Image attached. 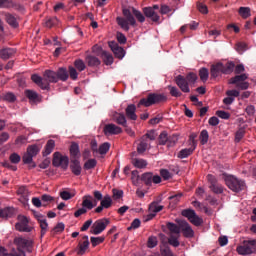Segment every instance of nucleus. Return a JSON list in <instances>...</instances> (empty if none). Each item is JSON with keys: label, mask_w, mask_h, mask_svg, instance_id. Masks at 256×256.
I'll return each mask as SVG.
<instances>
[{"label": "nucleus", "mask_w": 256, "mask_h": 256, "mask_svg": "<svg viewBox=\"0 0 256 256\" xmlns=\"http://www.w3.org/2000/svg\"><path fill=\"white\" fill-rule=\"evenodd\" d=\"M122 15L124 17H116V23L123 29V31L127 32L131 27H137V21L139 23H145V15L135 7H132L131 9L123 8Z\"/></svg>", "instance_id": "nucleus-1"}, {"label": "nucleus", "mask_w": 256, "mask_h": 256, "mask_svg": "<svg viewBox=\"0 0 256 256\" xmlns=\"http://www.w3.org/2000/svg\"><path fill=\"white\" fill-rule=\"evenodd\" d=\"M14 245H16L17 250L13 248L11 256H27V254H25V251H27L28 253L33 252V241L27 238H23L21 236L15 237Z\"/></svg>", "instance_id": "nucleus-2"}, {"label": "nucleus", "mask_w": 256, "mask_h": 256, "mask_svg": "<svg viewBox=\"0 0 256 256\" xmlns=\"http://www.w3.org/2000/svg\"><path fill=\"white\" fill-rule=\"evenodd\" d=\"M222 179L225 181V185L234 193H241L245 189V181L237 178L236 176L229 175L227 173L222 174Z\"/></svg>", "instance_id": "nucleus-3"}, {"label": "nucleus", "mask_w": 256, "mask_h": 256, "mask_svg": "<svg viewBox=\"0 0 256 256\" xmlns=\"http://www.w3.org/2000/svg\"><path fill=\"white\" fill-rule=\"evenodd\" d=\"M165 101H167V96H165V94L150 93L147 95V98H142L139 101L138 107H141V105L144 107H151V105L165 103Z\"/></svg>", "instance_id": "nucleus-4"}, {"label": "nucleus", "mask_w": 256, "mask_h": 256, "mask_svg": "<svg viewBox=\"0 0 256 256\" xmlns=\"http://www.w3.org/2000/svg\"><path fill=\"white\" fill-rule=\"evenodd\" d=\"M239 255H253L256 253V240H245L242 245L237 247Z\"/></svg>", "instance_id": "nucleus-5"}, {"label": "nucleus", "mask_w": 256, "mask_h": 256, "mask_svg": "<svg viewBox=\"0 0 256 256\" xmlns=\"http://www.w3.org/2000/svg\"><path fill=\"white\" fill-rule=\"evenodd\" d=\"M111 221L107 218L96 220L91 226L90 233L92 235H101L107 229V226Z\"/></svg>", "instance_id": "nucleus-6"}, {"label": "nucleus", "mask_w": 256, "mask_h": 256, "mask_svg": "<svg viewBox=\"0 0 256 256\" xmlns=\"http://www.w3.org/2000/svg\"><path fill=\"white\" fill-rule=\"evenodd\" d=\"M52 165L54 167H61V169H64V171H66V169L69 167V157L63 156L59 152H55L53 154Z\"/></svg>", "instance_id": "nucleus-7"}, {"label": "nucleus", "mask_w": 256, "mask_h": 256, "mask_svg": "<svg viewBox=\"0 0 256 256\" xmlns=\"http://www.w3.org/2000/svg\"><path fill=\"white\" fill-rule=\"evenodd\" d=\"M181 215L187 217L188 221L196 227H199L203 223V219H201L193 209H184L182 210Z\"/></svg>", "instance_id": "nucleus-8"}, {"label": "nucleus", "mask_w": 256, "mask_h": 256, "mask_svg": "<svg viewBox=\"0 0 256 256\" xmlns=\"http://www.w3.org/2000/svg\"><path fill=\"white\" fill-rule=\"evenodd\" d=\"M140 181H142V183H144V185L147 187H151L153 183H161V176L153 175L152 172H145L140 176Z\"/></svg>", "instance_id": "nucleus-9"}, {"label": "nucleus", "mask_w": 256, "mask_h": 256, "mask_svg": "<svg viewBox=\"0 0 256 256\" xmlns=\"http://www.w3.org/2000/svg\"><path fill=\"white\" fill-rule=\"evenodd\" d=\"M175 83L179 87L180 91H182V93H191V88H189L191 84L187 82V79H185V76L183 75L176 76Z\"/></svg>", "instance_id": "nucleus-10"}, {"label": "nucleus", "mask_w": 256, "mask_h": 256, "mask_svg": "<svg viewBox=\"0 0 256 256\" xmlns=\"http://www.w3.org/2000/svg\"><path fill=\"white\" fill-rule=\"evenodd\" d=\"M208 181L210 183L209 187L212 192H214L216 195H221V193H223L224 191L223 185L217 182V178H215V176L208 175Z\"/></svg>", "instance_id": "nucleus-11"}, {"label": "nucleus", "mask_w": 256, "mask_h": 256, "mask_svg": "<svg viewBox=\"0 0 256 256\" xmlns=\"http://www.w3.org/2000/svg\"><path fill=\"white\" fill-rule=\"evenodd\" d=\"M24 95L29 100L30 105H37L42 101L41 95H39L35 90H25Z\"/></svg>", "instance_id": "nucleus-12"}, {"label": "nucleus", "mask_w": 256, "mask_h": 256, "mask_svg": "<svg viewBox=\"0 0 256 256\" xmlns=\"http://www.w3.org/2000/svg\"><path fill=\"white\" fill-rule=\"evenodd\" d=\"M89 236L84 235L82 237V240L79 241L78 246L76 247L75 251L77 255H83L84 253L87 252V249H89Z\"/></svg>", "instance_id": "nucleus-13"}, {"label": "nucleus", "mask_w": 256, "mask_h": 256, "mask_svg": "<svg viewBox=\"0 0 256 256\" xmlns=\"http://www.w3.org/2000/svg\"><path fill=\"white\" fill-rule=\"evenodd\" d=\"M179 226H180V231H182L184 237L191 238L195 235L193 228H191V225H189L187 221L181 220L179 222Z\"/></svg>", "instance_id": "nucleus-14"}, {"label": "nucleus", "mask_w": 256, "mask_h": 256, "mask_svg": "<svg viewBox=\"0 0 256 256\" xmlns=\"http://www.w3.org/2000/svg\"><path fill=\"white\" fill-rule=\"evenodd\" d=\"M31 80L33 81V83L38 85V87L43 89V91H49V89H50L49 82H45V79L42 78L41 76H39L37 74H33L31 76Z\"/></svg>", "instance_id": "nucleus-15"}, {"label": "nucleus", "mask_w": 256, "mask_h": 256, "mask_svg": "<svg viewBox=\"0 0 256 256\" xmlns=\"http://www.w3.org/2000/svg\"><path fill=\"white\" fill-rule=\"evenodd\" d=\"M123 129L115 124H106L104 126V135H119Z\"/></svg>", "instance_id": "nucleus-16"}, {"label": "nucleus", "mask_w": 256, "mask_h": 256, "mask_svg": "<svg viewBox=\"0 0 256 256\" xmlns=\"http://www.w3.org/2000/svg\"><path fill=\"white\" fill-rule=\"evenodd\" d=\"M143 13H144L145 17H147L148 19H151V21H153V23H159V19H161L159 14H157L155 12V10H153V8H151V7H144Z\"/></svg>", "instance_id": "nucleus-17"}, {"label": "nucleus", "mask_w": 256, "mask_h": 256, "mask_svg": "<svg viewBox=\"0 0 256 256\" xmlns=\"http://www.w3.org/2000/svg\"><path fill=\"white\" fill-rule=\"evenodd\" d=\"M70 170L73 175H76L77 177L81 175L83 168H81V162L79 159H70Z\"/></svg>", "instance_id": "nucleus-18"}, {"label": "nucleus", "mask_w": 256, "mask_h": 256, "mask_svg": "<svg viewBox=\"0 0 256 256\" xmlns=\"http://www.w3.org/2000/svg\"><path fill=\"white\" fill-rule=\"evenodd\" d=\"M110 49L114 53L115 57H117V59H123L125 57V49L120 47L119 44L112 42L110 44Z\"/></svg>", "instance_id": "nucleus-19"}, {"label": "nucleus", "mask_w": 256, "mask_h": 256, "mask_svg": "<svg viewBox=\"0 0 256 256\" xmlns=\"http://www.w3.org/2000/svg\"><path fill=\"white\" fill-rule=\"evenodd\" d=\"M44 81L45 83H58L59 80L57 79V72L52 71V70H45L44 74Z\"/></svg>", "instance_id": "nucleus-20"}, {"label": "nucleus", "mask_w": 256, "mask_h": 256, "mask_svg": "<svg viewBox=\"0 0 256 256\" xmlns=\"http://www.w3.org/2000/svg\"><path fill=\"white\" fill-rule=\"evenodd\" d=\"M221 73H223V63L218 62L211 66L210 75L212 79H217Z\"/></svg>", "instance_id": "nucleus-21"}, {"label": "nucleus", "mask_w": 256, "mask_h": 256, "mask_svg": "<svg viewBox=\"0 0 256 256\" xmlns=\"http://www.w3.org/2000/svg\"><path fill=\"white\" fill-rule=\"evenodd\" d=\"M113 121L117 123V125H122V127H127V118L125 117V114L114 112L112 115Z\"/></svg>", "instance_id": "nucleus-22"}, {"label": "nucleus", "mask_w": 256, "mask_h": 256, "mask_svg": "<svg viewBox=\"0 0 256 256\" xmlns=\"http://www.w3.org/2000/svg\"><path fill=\"white\" fill-rule=\"evenodd\" d=\"M135 111H137V106H135V104H129L125 109L126 117L131 121H137V114Z\"/></svg>", "instance_id": "nucleus-23"}, {"label": "nucleus", "mask_w": 256, "mask_h": 256, "mask_svg": "<svg viewBox=\"0 0 256 256\" xmlns=\"http://www.w3.org/2000/svg\"><path fill=\"white\" fill-rule=\"evenodd\" d=\"M15 215V208L5 207L0 208V219H11Z\"/></svg>", "instance_id": "nucleus-24"}, {"label": "nucleus", "mask_w": 256, "mask_h": 256, "mask_svg": "<svg viewBox=\"0 0 256 256\" xmlns=\"http://www.w3.org/2000/svg\"><path fill=\"white\" fill-rule=\"evenodd\" d=\"M70 159H80L81 151L79 150V144L72 142L70 146Z\"/></svg>", "instance_id": "nucleus-25"}, {"label": "nucleus", "mask_w": 256, "mask_h": 256, "mask_svg": "<svg viewBox=\"0 0 256 256\" xmlns=\"http://www.w3.org/2000/svg\"><path fill=\"white\" fill-rule=\"evenodd\" d=\"M13 55H15V49L13 48L0 49V59H3V61H7V59H11Z\"/></svg>", "instance_id": "nucleus-26"}, {"label": "nucleus", "mask_w": 256, "mask_h": 256, "mask_svg": "<svg viewBox=\"0 0 256 256\" xmlns=\"http://www.w3.org/2000/svg\"><path fill=\"white\" fill-rule=\"evenodd\" d=\"M53 149H55V140L50 139L47 141L44 150L42 152L43 157H47V155H51L53 153Z\"/></svg>", "instance_id": "nucleus-27"}, {"label": "nucleus", "mask_w": 256, "mask_h": 256, "mask_svg": "<svg viewBox=\"0 0 256 256\" xmlns=\"http://www.w3.org/2000/svg\"><path fill=\"white\" fill-rule=\"evenodd\" d=\"M85 61L88 67H99V65H101V60L93 55H87Z\"/></svg>", "instance_id": "nucleus-28"}, {"label": "nucleus", "mask_w": 256, "mask_h": 256, "mask_svg": "<svg viewBox=\"0 0 256 256\" xmlns=\"http://www.w3.org/2000/svg\"><path fill=\"white\" fill-rule=\"evenodd\" d=\"M56 76L58 81H67V79H69V72L67 71V68L64 67H60L57 71H56Z\"/></svg>", "instance_id": "nucleus-29"}, {"label": "nucleus", "mask_w": 256, "mask_h": 256, "mask_svg": "<svg viewBox=\"0 0 256 256\" xmlns=\"http://www.w3.org/2000/svg\"><path fill=\"white\" fill-rule=\"evenodd\" d=\"M167 229L170 231V235H177L180 236L181 235V226H177V224L173 223V222H168L166 224Z\"/></svg>", "instance_id": "nucleus-30"}, {"label": "nucleus", "mask_w": 256, "mask_h": 256, "mask_svg": "<svg viewBox=\"0 0 256 256\" xmlns=\"http://www.w3.org/2000/svg\"><path fill=\"white\" fill-rule=\"evenodd\" d=\"M5 20L6 23H8V25H10V27H13L14 29H17V27H19V22L17 21V17L13 14H5Z\"/></svg>", "instance_id": "nucleus-31"}, {"label": "nucleus", "mask_w": 256, "mask_h": 256, "mask_svg": "<svg viewBox=\"0 0 256 256\" xmlns=\"http://www.w3.org/2000/svg\"><path fill=\"white\" fill-rule=\"evenodd\" d=\"M82 199V207L91 211V209H93V196L85 195Z\"/></svg>", "instance_id": "nucleus-32"}, {"label": "nucleus", "mask_w": 256, "mask_h": 256, "mask_svg": "<svg viewBox=\"0 0 256 256\" xmlns=\"http://www.w3.org/2000/svg\"><path fill=\"white\" fill-rule=\"evenodd\" d=\"M247 79H249V75H247V74L236 75L230 79V84L237 85L239 83H243V82L247 81Z\"/></svg>", "instance_id": "nucleus-33"}, {"label": "nucleus", "mask_w": 256, "mask_h": 256, "mask_svg": "<svg viewBox=\"0 0 256 256\" xmlns=\"http://www.w3.org/2000/svg\"><path fill=\"white\" fill-rule=\"evenodd\" d=\"M22 160L25 165H30V169H35V167H37V164L33 162V156L27 152L23 155Z\"/></svg>", "instance_id": "nucleus-34"}, {"label": "nucleus", "mask_w": 256, "mask_h": 256, "mask_svg": "<svg viewBox=\"0 0 256 256\" xmlns=\"http://www.w3.org/2000/svg\"><path fill=\"white\" fill-rule=\"evenodd\" d=\"M101 58L103 63H105L106 65H113V55L107 51H102L101 52Z\"/></svg>", "instance_id": "nucleus-35"}, {"label": "nucleus", "mask_w": 256, "mask_h": 256, "mask_svg": "<svg viewBox=\"0 0 256 256\" xmlns=\"http://www.w3.org/2000/svg\"><path fill=\"white\" fill-rule=\"evenodd\" d=\"M222 71L224 75H231L235 71V64L233 62L222 63Z\"/></svg>", "instance_id": "nucleus-36"}, {"label": "nucleus", "mask_w": 256, "mask_h": 256, "mask_svg": "<svg viewBox=\"0 0 256 256\" xmlns=\"http://www.w3.org/2000/svg\"><path fill=\"white\" fill-rule=\"evenodd\" d=\"M193 151H195V148H193V147L182 149L178 153L177 157H178V159H187V157H189V155H193Z\"/></svg>", "instance_id": "nucleus-37"}, {"label": "nucleus", "mask_w": 256, "mask_h": 256, "mask_svg": "<svg viewBox=\"0 0 256 256\" xmlns=\"http://www.w3.org/2000/svg\"><path fill=\"white\" fill-rule=\"evenodd\" d=\"M147 147H149V142L145 137H141V141L137 147L138 153H145L147 151Z\"/></svg>", "instance_id": "nucleus-38"}, {"label": "nucleus", "mask_w": 256, "mask_h": 256, "mask_svg": "<svg viewBox=\"0 0 256 256\" xmlns=\"http://www.w3.org/2000/svg\"><path fill=\"white\" fill-rule=\"evenodd\" d=\"M2 101H7L8 103H15L17 101V96L13 92L2 93Z\"/></svg>", "instance_id": "nucleus-39"}, {"label": "nucleus", "mask_w": 256, "mask_h": 256, "mask_svg": "<svg viewBox=\"0 0 256 256\" xmlns=\"http://www.w3.org/2000/svg\"><path fill=\"white\" fill-rule=\"evenodd\" d=\"M239 15L242 19H248V17H251V8L249 7H240L238 10Z\"/></svg>", "instance_id": "nucleus-40"}, {"label": "nucleus", "mask_w": 256, "mask_h": 256, "mask_svg": "<svg viewBox=\"0 0 256 256\" xmlns=\"http://www.w3.org/2000/svg\"><path fill=\"white\" fill-rule=\"evenodd\" d=\"M100 204L104 209H109L113 205V200L111 199V196L106 195L104 196V199L100 201Z\"/></svg>", "instance_id": "nucleus-41"}, {"label": "nucleus", "mask_w": 256, "mask_h": 256, "mask_svg": "<svg viewBox=\"0 0 256 256\" xmlns=\"http://www.w3.org/2000/svg\"><path fill=\"white\" fill-rule=\"evenodd\" d=\"M109 149H111V144L108 142H105L99 146L98 153L100 155H107V153L109 152Z\"/></svg>", "instance_id": "nucleus-42"}, {"label": "nucleus", "mask_w": 256, "mask_h": 256, "mask_svg": "<svg viewBox=\"0 0 256 256\" xmlns=\"http://www.w3.org/2000/svg\"><path fill=\"white\" fill-rule=\"evenodd\" d=\"M74 67L77 69V71H79L80 73L82 71H85V69H87V65H85V62L81 59H76L74 61Z\"/></svg>", "instance_id": "nucleus-43"}, {"label": "nucleus", "mask_w": 256, "mask_h": 256, "mask_svg": "<svg viewBox=\"0 0 256 256\" xmlns=\"http://www.w3.org/2000/svg\"><path fill=\"white\" fill-rule=\"evenodd\" d=\"M168 243H169V245H172V247H179V245H180L179 236H177L175 234H170V236L168 238Z\"/></svg>", "instance_id": "nucleus-44"}, {"label": "nucleus", "mask_w": 256, "mask_h": 256, "mask_svg": "<svg viewBox=\"0 0 256 256\" xmlns=\"http://www.w3.org/2000/svg\"><path fill=\"white\" fill-rule=\"evenodd\" d=\"M182 197H183V193H178V194L170 196L169 197L170 205H172V207H175V205H177V203H179V201L181 200Z\"/></svg>", "instance_id": "nucleus-45"}, {"label": "nucleus", "mask_w": 256, "mask_h": 256, "mask_svg": "<svg viewBox=\"0 0 256 256\" xmlns=\"http://www.w3.org/2000/svg\"><path fill=\"white\" fill-rule=\"evenodd\" d=\"M16 230L20 231L22 233H30L31 227H29V224H21V223H16Z\"/></svg>", "instance_id": "nucleus-46"}, {"label": "nucleus", "mask_w": 256, "mask_h": 256, "mask_svg": "<svg viewBox=\"0 0 256 256\" xmlns=\"http://www.w3.org/2000/svg\"><path fill=\"white\" fill-rule=\"evenodd\" d=\"M134 167H137V169H144V167H147V161L139 158H135L133 160Z\"/></svg>", "instance_id": "nucleus-47"}, {"label": "nucleus", "mask_w": 256, "mask_h": 256, "mask_svg": "<svg viewBox=\"0 0 256 256\" xmlns=\"http://www.w3.org/2000/svg\"><path fill=\"white\" fill-rule=\"evenodd\" d=\"M149 211H151V213H159L160 211H163V206L159 205L157 202H152L149 206Z\"/></svg>", "instance_id": "nucleus-48"}, {"label": "nucleus", "mask_w": 256, "mask_h": 256, "mask_svg": "<svg viewBox=\"0 0 256 256\" xmlns=\"http://www.w3.org/2000/svg\"><path fill=\"white\" fill-rule=\"evenodd\" d=\"M177 141H179V135L172 134V135L168 136L167 147H175V145H177Z\"/></svg>", "instance_id": "nucleus-49"}, {"label": "nucleus", "mask_w": 256, "mask_h": 256, "mask_svg": "<svg viewBox=\"0 0 256 256\" xmlns=\"http://www.w3.org/2000/svg\"><path fill=\"white\" fill-rule=\"evenodd\" d=\"M158 141L159 145H167L169 142V135L167 134V132L163 131L162 133H160Z\"/></svg>", "instance_id": "nucleus-50"}, {"label": "nucleus", "mask_w": 256, "mask_h": 256, "mask_svg": "<svg viewBox=\"0 0 256 256\" xmlns=\"http://www.w3.org/2000/svg\"><path fill=\"white\" fill-rule=\"evenodd\" d=\"M199 139L201 145H207V142L209 141V132L207 130H202Z\"/></svg>", "instance_id": "nucleus-51"}, {"label": "nucleus", "mask_w": 256, "mask_h": 256, "mask_svg": "<svg viewBox=\"0 0 256 256\" xmlns=\"http://www.w3.org/2000/svg\"><path fill=\"white\" fill-rule=\"evenodd\" d=\"M83 167L86 171H89V169H95V167H97V160L89 159L84 163Z\"/></svg>", "instance_id": "nucleus-52"}, {"label": "nucleus", "mask_w": 256, "mask_h": 256, "mask_svg": "<svg viewBox=\"0 0 256 256\" xmlns=\"http://www.w3.org/2000/svg\"><path fill=\"white\" fill-rule=\"evenodd\" d=\"M131 179H132V183L133 185H135L136 187H138L139 185V181H141V176H139V171L137 170H133L131 173Z\"/></svg>", "instance_id": "nucleus-53"}, {"label": "nucleus", "mask_w": 256, "mask_h": 256, "mask_svg": "<svg viewBox=\"0 0 256 256\" xmlns=\"http://www.w3.org/2000/svg\"><path fill=\"white\" fill-rule=\"evenodd\" d=\"M199 77L203 83L209 79V70L207 68H201L199 70Z\"/></svg>", "instance_id": "nucleus-54"}, {"label": "nucleus", "mask_w": 256, "mask_h": 256, "mask_svg": "<svg viewBox=\"0 0 256 256\" xmlns=\"http://www.w3.org/2000/svg\"><path fill=\"white\" fill-rule=\"evenodd\" d=\"M40 229H41V237H43L45 235V233H47V229L49 227V224L47 223V219L44 218L42 221L38 222Z\"/></svg>", "instance_id": "nucleus-55"}, {"label": "nucleus", "mask_w": 256, "mask_h": 256, "mask_svg": "<svg viewBox=\"0 0 256 256\" xmlns=\"http://www.w3.org/2000/svg\"><path fill=\"white\" fill-rule=\"evenodd\" d=\"M184 79H186V81L190 84V85H194L195 81H197V74L190 72L186 75V77H184Z\"/></svg>", "instance_id": "nucleus-56"}, {"label": "nucleus", "mask_w": 256, "mask_h": 256, "mask_svg": "<svg viewBox=\"0 0 256 256\" xmlns=\"http://www.w3.org/2000/svg\"><path fill=\"white\" fill-rule=\"evenodd\" d=\"M69 76L72 81H77L79 77V73L77 72V69H75L73 66H69Z\"/></svg>", "instance_id": "nucleus-57"}, {"label": "nucleus", "mask_w": 256, "mask_h": 256, "mask_svg": "<svg viewBox=\"0 0 256 256\" xmlns=\"http://www.w3.org/2000/svg\"><path fill=\"white\" fill-rule=\"evenodd\" d=\"M157 243H158L157 237H155V236H150V237L148 238V241H147V247H148L149 249H154V247H157Z\"/></svg>", "instance_id": "nucleus-58"}, {"label": "nucleus", "mask_w": 256, "mask_h": 256, "mask_svg": "<svg viewBox=\"0 0 256 256\" xmlns=\"http://www.w3.org/2000/svg\"><path fill=\"white\" fill-rule=\"evenodd\" d=\"M90 241L92 243V247H97V245H101L103 241H105V237H90Z\"/></svg>", "instance_id": "nucleus-59"}, {"label": "nucleus", "mask_w": 256, "mask_h": 256, "mask_svg": "<svg viewBox=\"0 0 256 256\" xmlns=\"http://www.w3.org/2000/svg\"><path fill=\"white\" fill-rule=\"evenodd\" d=\"M57 23H59V20L57 19V17L49 18L45 22V27H48V29H51V27H55Z\"/></svg>", "instance_id": "nucleus-60"}, {"label": "nucleus", "mask_w": 256, "mask_h": 256, "mask_svg": "<svg viewBox=\"0 0 256 256\" xmlns=\"http://www.w3.org/2000/svg\"><path fill=\"white\" fill-rule=\"evenodd\" d=\"M168 89L172 97H181V95H183V93H181L175 86H168Z\"/></svg>", "instance_id": "nucleus-61"}, {"label": "nucleus", "mask_w": 256, "mask_h": 256, "mask_svg": "<svg viewBox=\"0 0 256 256\" xmlns=\"http://www.w3.org/2000/svg\"><path fill=\"white\" fill-rule=\"evenodd\" d=\"M17 194L24 198L29 197V190L27 189V186H20L17 190Z\"/></svg>", "instance_id": "nucleus-62"}, {"label": "nucleus", "mask_w": 256, "mask_h": 256, "mask_svg": "<svg viewBox=\"0 0 256 256\" xmlns=\"http://www.w3.org/2000/svg\"><path fill=\"white\" fill-rule=\"evenodd\" d=\"M28 155H31V157H36L37 153H39V148L35 145L33 146H29L27 148V152Z\"/></svg>", "instance_id": "nucleus-63"}, {"label": "nucleus", "mask_w": 256, "mask_h": 256, "mask_svg": "<svg viewBox=\"0 0 256 256\" xmlns=\"http://www.w3.org/2000/svg\"><path fill=\"white\" fill-rule=\"evenodd\" d=\"M9 160L14 165H17V163H21V156H19L17 153H12L9 157Z\"/></svg>", "instance_id": "nucleus-64"}]
</instances>
